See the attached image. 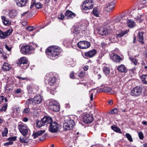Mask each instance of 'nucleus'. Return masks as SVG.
Wrapping results in <instances>:
<instances>
[{
	"mask_svg": "<svg viewBox=\"0 0 147 147\" xmlns=\"http://www.w3.org/2000/svg\"><path fill=\"white\" fill-rule=\"evenodd\" d=\"M67 63L68 65H70L71 66L73 67L76 65V62L74 61L72 59H70L69 61Z\"/></svg>",
	"mask_w": 147,
	"mask_h": 147,
	"instance_id": "c9c22d12",
	"label": "nucleus"
},
{
	"mask_svg": "<svg viewBox=\"0 0 147 147\" xmlns=\"http://www.w3.org/2000/svg\"><path fill=\"white\" fill-rule=\"evenodd\" d=\"M98 33L102 36L108 34L107 29L106 28H102L98 30Z\"/></svg>",
	"mask_w": 147,
	"mask_h": 147,
	"instance_id": "4be33fe9",
	"label": "nucleus"
},
{
	"mask_svg": "<svg viewBox=\"0 0 147 147\" xmlns=\"http://www.w3.org/2000/svg\"><path fill=\"white\" fill-rule=\"evenodd\" d=\"M27 88L28 93L36 92L35 89L33 88V86L29 84L28 85Z\"/></svg>",
	"mask_w": 147,
	"mask_h": 147,
	"instance_id": "cd10ccee",
	"label": "nucleus"
},
{
	"mask_svg": "<svg viewBox=\"0 0 147 147\" xmlns=\"http://www.w3.org/2000/svg\"><path fill=\"white\" fill-rule=\"evenodd\" d=\"M93 3L91 0H86L82 4L83 8L85 10L92 9Z\"/></svg>",
	"mask_w": 147,
	"mask_h": 147,
	"instance_id": "0eeeda50",
	"label": "nucleus"
},
{
	"mask_svg": "<svg viewBox=\"0 0 147 147\" xmlns=\"http://www.w3.org/2000/svg\"><path fill=\"white\" fill-rule=\"evenodd\" d=\"M18 12L16 10H12L9 13V16L11 18H14L17 15Z\"/></svg>",
	"mask_w": 147,
	"mask_h": 147,
	"instance_id": "412c9836",
	"label": "nucleus"
},
{
	"mask_svg": "<svg viewBox=\"0 0 147 147\" xmlns=\"http://www.w3.org/2000/svg\"><path fill=\"white\" fill-rule=\"evenodd\" d=\"M96 53V51L95 49H93V50H90L88 52L85 53L84 55L86 57L91 58L94 56Z\"/></svg>",
	"mask_w": 147,
	"mask_h": 147,
	"instance_id": "2eb2a0df",
	"label": "nucleus"
},
{
	"mask_svg": "<svg viewBox=\"0 0 147 147\" xmlns=\"http://www.w3.org/2000/svg\"><path fill=\"white\" fill-rule=\"evenodd\" d=\"M1 18L3 24L6 26H8L11 24V21L6 17L1 16Z\"/></svg>",
	"mask_w": 147,
	"mask_h": 147,
	"instance_id": "aec40b11",
	"label": "nucleus"
},
{
	"mask_svg": "<svg viewBox=\"0 0 147 147\" xmlns=\"http://www.w3.org/2000/svg\"><path fill=\"white\" fill-rule=\"evenodd\" d=\"M36 2L35 0H32L30 7V9H32L34 5L35 7L38 9H40L42 7V5L40 3L38 2L36 3Z\"/></svg>",
	"mask_w": 147,
	"mask_h": 147,
	"instance_id": "dca6fc26",
	"label": "nucleus"
},
{
	"mask_svg": "<svg viewBox=\"0 0 147 147\" xmlns=\"http://www.w3.org/2000/svg\"><path fill=\"white\" fill-rule=\"evenodd\" d=\"M140 78L144 84H147V74L143 75L140 77Z\"/></svg>",
	"mask_w": 147,
	"mask_h": 147,
	"instance_id": "473e14b6",
	"label": "nucleus"
},
{
	"mask_svg": "<svg viewBox=\"0 0 147 147\" xmlns=\"http://www.w3.org/2000/svg\"><path fill=\"white\" fill-rule=\"evenodd\" d=\"M80 31L78 28H75L74 29L73 31L74 33L75 34H78L80 33Z\"/></svg>",
	"mask_w": 147,
	"mask_h": 147,
	"instance_id": "de8ad7c7",
	"label": "nucleus"
},
{
	"mask_svg": "<svg viewBox=\"0 0 147 147\" xmlns=\"http://www.w3.org/2000/svg\"><path fill=\"white\" fill-rule=\"evenodd\" d=\"M49 107L51 110L54 111H58L60 110L59 104L56 100H51L50 101Z\"/></svg>",
	"mask_w": 147,
	"mask_h": 147,
	"instance_id": "20e7f679",
	"label": "nucleus"
},
{
	"mask_svg": "<svg viewBox=\"0 0 147 147\" xmlns=\"http://www.w3.org/2000/svg\"><path fill=\"white\" fill-rule=\"evenodd\" d=\"M115 4L113 2H111L109 3L105 7L106 10L108 12L111 11L113 9Z\"/></svg>",
	"mask_w": 147,
	"mask_h": 147,
	"instance_id": "6ab92c4d",
	"label": "nucleus"
},
{
	"mask_svg": "<svg viewBox=\"0 0 147 147\" xmlns=\"http://www.w3.org/2000/svg\"><path fill=\"white\" fill-rule=\"evenodd\" d=\"M28 120V119L27 117H24L23 118L22 121L25 122H27Z\"/></svg>",
	"mask_w": 147,
	"mask_h": 147,
	"instance_id": "338daca9",
	"label": "nucleus"
},
{
	"mask_svg": "<svg viewBox=\"0 0 147 147\" xmlns=\"http://www.w3.org/2000/svg\"><path fill=\"white\" fill-rule=\"evenodd\" d=\"M28 63L26 64H21L20 63H18V65L20 66V67L24 69H26L28 67V65L27 64Z\"/></svg>",
	"mask_w": 147,
	"mask_h": 147,
	"instance_id": "58836bf2",
	"label": "nucleus"
},
{
	"mask_svg": "<svg viewBox=\"0 0 147 147\" xmlns=\"http://www.w3.org/2000/svg\"><path fill=\"white\" fill-rule=\"evenodd\" d=\"M16 138H17L16 136L12 137H11L10 138H8V140H12V141H14L16 140Z\"/></svg>",
	"mask_w": 147,
	"mask_h": 147,
	"instance_id": "5fc2aeb1",
	"label": "nucleus"
},
{
	"mask_svg": "<svg viewBox=\"0 0 147 147\" xmlns=\"http://www.w3.org/2000/svg\"><path fill=\"white\" fill-rule=\"evenodd\" d=\"M33 47L30 45H23L21 48L20 51L24 55L30 54L33 49Z\"/></svg>",
	"mask_w": 147,
	"mask_h": 147,
	"instance_id": "39448f33",
	"label": "nucleus"
},
{
	"mask_svg": "<svg viewBox=\"0 0 147 147\" xmlns=\"http://www.w3.org/2000/svg\"><path fill=\"white\" fill-rule=\"evenodd\" d=\"M18 128L20 132L24 136H26L28 134L29 129L26 125H19L18 126Z\"/></svg>",
	"mask_w": 147,
	"mask_h": 147,
	"instance_id": "6e6552de",
	"label": "nucleus"
},
{
	"mask_svg": "<svg viewBox=\"0 0 147 147\" xmlns=\"http://www.w3.org/2000/svg\"><path fill=\"white\" fill-rule=\"evenodd\" d=\"M44 125H45L42 119L41 121H38L36 122V126L38 127H40Z\"/></svg>",
	"mask_w": 147,
	"mask_h": 147,
	"instance_id": "4c0bfd02",
	"label": "nucleus"
},
{
	"mask_svg": "<svg viewBox=\"0 0 147 147\" xmlns=\"http://www.w3.org/2000/svg\"><path fill=\"white\" fill-rule=\"evenodd\" d=\"M119 110L117 109H114L110 112L111 114H116L118 113Z\"/></svg>",
	"mask_w": 147,
	"mask_h": 147,
	"instance_id": "c03bdc74",
	"label": "nucleus"
},
{
	"mask_svg": "<svg viewBox=\"0 0 147 147\" xmlns=\"http://www.w3.org/2000/svg\"><path fill=\"white\" fill-rule=\"evenodd\" d=\"M75 125V123L72 119L67 120L65 121L63 123V127L65 130H70L72 129Z\"/></svg>",
	"mask_w": 147,
	"mask_h": 147,
	"instance_id": "7ed1b4c3",
	"label": "nucleus"
},
{
	"mask_svg": "<svg viewBox=\"0 0 147 147\" xmlns=\"http://www.w3.org/2000/svg\"><path fill=\"white\" fill-rule=\"evenodd\" d=\"M100 10L97 7H95L94 8L92 11V13L93 15L96 17H99V15L100 13Z\"/></svg>",
	"mask_w": 147,
	"mask_h": 147,
	"instance_id": "c85d7f7f",
	"label": "nucleus"
},
{
	"mask_svg": "<svg viewBox=\"0 0 147 147\" xmlns=\"http://www.w3.org/2000/svg\"><path fill=\"white\" fill-rule=\"evenodd\" d=\"M59 129V125L55 122L51 123L49 127V131L52 133L57 132Z\"/></svg>",
	"mask_w": 147,
	"mask_h": 147,
	"instance_id": "1a4fd4ad",
	"label": "nucleus"
},
{
	"mask_svg": "<svg viewBox=\"0 0 147 147\" xmlns=\"http://www.w3.org/2000/svg\"><path fill=\"white\" fill-rule=\"evenodd\" d=\"M142 88L140 86H137L130 91V94L132 96H138L140 95L142 91Z\"/></svg>",
	"mask_w": 147,
	"mask_h": 147,
	"instance_id": "423d86ee",
	"label": "nucleus"
},
{
	"mask_svg": "<svg viewBox=\"0 0 147 147\" xmlns=\"http://www.w3.org/2000/svg\"><path fill=\"white\" fill-rule=\"evenodd\" d=\"M136 26V24L134 21L129 19V28H132Z\"/></svg>",
	"mask_w": 147,
	"mask_h": 147,
	"instance_id": "ea45409f",
	"label": "nucleus"
},
{
	"mask_svg": "<svg viewBox=\"0 0 147 147\" xmlns=\"http://www.w3.org/2000/svg\"><path fill=\"white\" fill-rule=\"evenodd\" d=\"M27 0H17V5L19 6L22 7L26 3Z\"/></svg>",
	"mask_w": 147,
	"mask_h": 147,
	"instance_id": "393cba45",
	"label": "nucleus"
},
{
	"mask_svg": "<svg viewBox=\"0 0 147 147\" xmlns=\"http://www.w3.org/2000/svg\"><path fill=\"white\" fill-rule=\"evenodd\" d=\"M13 142L11 141H9L8 142L5 143L4 144V145L5 146H7L9 145H11L13 144Z\"/></svg>",
	"mask_w": 147,
	"mask_h": 147,
	"instance_id": "8fccbe9b",
	"label": "nucleus"
},
{
	"mask_svg": "<svg viewBox=\"0 0 147 147\" xmlns=\"http://www.w3.org/2000/svg\"><path fill=\"white\" fill-rule=\"evenodd\" d=\"M101 45L102 48H105L107 46V44L104 42H102Z\"/></svg>",
	"mask_w": 147,
	"mask_h": 147,
	"instance_id": "e2e57ef3",
	"label": "nucleus"
},
{
	"mask_svg": "<svg viewBox=\"0 0 147 147\" xmlns=\"http://www.w3.org/2000/svg\"><path fill=\"white\" fill-rule=\"evenodd\" d=\"M112 59L114 61L118 62L121 60L122 58L119 55L114 54L112 57Z\"/></svg>",
	"mask_w": 147,
	"mask_h": 147,
	"instance_id": "2f4dec72",
	"label": "nucleus"
},
{
	"mask_svg": "<svg viewBox=\"0 0 147 147\" xmlns=\"http://www.w3.org/2000/svg\"><path fill=\"white\" fill-rule=\"evenodd\" d=\"M102 92H108L111 90V88L108 87H105L101 89Z\"/></svg>",
	"mask_w": 147,
	"mask_h": 147,
	"instance_id": "79ce46f5",
	"label": "nucleus"
},
{
	"mask_svg": "<svg viewBox=\"0 0 147 147\" xmlns=\"http://www.w3.org/2000/svg\"><path fill=\"white\" fill-rule=\"evenodd\" d=\"M42 119L45 125L51 123L53 120L51 118L48 116H45Z\"/></svg>",
	"mask_w": 147,
	"mask_h": 147,
	"instance_id": "a211bd4d",
	"label": "nucleus"
},
{
	"mask_svg": "<svg viewBox=\"0 0 147 147\" xmlns=\"http://www.w3.org/2000/svg\"><path fill=\"white\" fill-rule=\"evenodd\" d=\"M88 68V65H85L83 67V69L85 71H87Z\"/></svg>",
	"mask_w": 147,
	"mask_h": 147,
	"instance_id": "69168bd1",
	"label": "nucleus"
},
{
	"mask_svg": "<svg viewBox=\"0 0 147 147\" xmlns=\"http://www.w3.org/2000/svg\"><path fill=\"white\" fill-rule=\"evenodd\" d=\"M8 134V130L7 128H5L3 131L2 132V136H6Z\"/></svg>",
	"mask_w": 147,
	"mask_h": 147,
	"instance_id": "a18cd8bd",
	"label": "nucleus"
},
{
	"mask_svg": "<svg viewBox=\"0 0 147 147\" xmlns=\"http://www.w3.org/2000/svg\"><path fill=\"white\" fill-rule=\"evenodd\" d=\"M74 73L73 72H71L70 74V77L71 78H74Z\"/></svg>",
	"mask_w": 147,
	"mask_h": 147,
	"instance_id": "774afa93",
	"label": "nucleus"
},
{
	"mask_svg": "<svg viewBox=\"0 0 147 147\" xmlns=\"http://www.w3.org/2000/svg\"><path fill=\"white\" fill-rule=\"evenodd\" d=\"M129 59L135 65H137V61L135 58L130 57L129 58Z\"/></svg>",
	"mask_w": 147,
	"mask_h": 147,
	"instance_id": "37998d69",
	"label": "nucleus"
},
{
	"mask_svg": "<svg viewBox=\"0 0 147 147\" xmlns=\"http://www.w3.org/2000/svg\"><path fill=\"white\" fill-rule=\"evenodd\" d=\"M17 63L18 64V63H20L21 64L28 63V61L25 57H22L16 61Z\"/></svg>",
	"mask_w": 147,
	"mask_h": 147,
	"instance_id": "5701e85b",
	"label": "nucleus"
},
{
	"mask_svg": "<svg viewBox=\"0 0 147 147\" xmlns=\"http://www.w3.org/2000/svg\"><path fill=\"white\" fill-rule=\"evenodd\" d=\"M130 15L135 19H137L139 23L142 22L144 20V16H143L138 15V13L136 11H131L130 12Z\"/></svg>",
	"mask_w": 147,
	"mask_h": 147,
	"instance_id": "9d476101",
	"label": "nucleus"
},
{
	"mask_svg": "<svg viewBox=\"0 0 147 147\" xmlns=\"http://www.w3.org/2000/svg\"><path fill=\"white\" fill-rule=\"evenodd\" d=\"M7 104H5V105L0 109V111H5L7 108Z\"/></svg>",
	"mask_w": 147,
	"mask_h": 147,
	"instance_id": "09e8293b",
	"label": "nucleus"
},
{
	"mask_svg": "<svg viewBox=\"0 0 147 147\" xmlns=\"http://www.w3.org/2000/svg\"><path fill=\"white\" fill-rule=\"evenodd\" d=\"M143 34L144 32L142 31L139 32L138 33V41L142 44L144 43V42L143 41L144 39Z\"/></svg>",
	"mask_w": 147,
	"mask_h": 147,
	"instance_id": "bb28decb",
	"label": "nucleus"
},
{
	"mask_svg": "<svg viewBox=\"0 0 147 147\" xmlns=\"http://www.w3.org/2000/svg\"><path fill=\"white\" fill-rule=\"evenodd\" d=\"M111 129L114 131L119 133H121V130L120 129L115 126H111Z\"/></svg>",
	"mask_w": 147,
	"mask_h": 147,
	"instance_id": "a19ab883",
	"label": "nucleus"
},
{
	"mask_svg": "<svg viewBox=\"0 0 147 147\" xmlns=\"http://www.w3.org/2000/svg\"><path fill=\"white\" fill-rule=\"evenodd\" d=\"M20 141L22 143H27L29 142L27 139L23 137H20Z\"/></svg>",
	"mask_w": 147,
	"mask_h": 147,
	"instance_id": "e433bc0d",
	"label": "nucleus"
},
{
	"mask_svg": "<svg viewBox=\"0 0 147 147\" xmlns=\"http://www.w3.org/2000/svg\"><path fill=\"white\" fill-rule=\"evenodd\" d=\"M34 102L35 104H39L41 102L42 100V96L39 95H36L33 98Z\"/></svg>",
	"mask_w": 147,
	"mask_h": 147,
	"instance_id": "f3484780",
	"label": "nucleus"
},
{
	"mask_svg": "<svg viewBox=\"0 0 147 147\" xmlns=\"http://www.w3.org/2000/svg\"><path fill=\"white\" fill-rule=\"evenodd\" d=\"M125 16H124V17H123L122 18H121V16H119L117 18H116L115 19V22H118L121 23L123 22L121 21V19L122 20H123V19L125 20ZM126 19L127 20V21L125 22H124V23L126 24H127V27H129V22L128 20H127V19L128 18V17H126Z\"/></svg>",
	"mask_w": 147,
	"mask_h": 147,
	"instance_id": "4468645a",
	"label": "nucleus"
},
{
	"mask_svg": "<svg viewBox=\"0 0 147 147\" xmlns=\"http://www.w3.org/2000/svg\"><path fill=\"white\" fill-rule=\"evenodd\" d=\"M5 48L9 51H10L11 50V47H9L7 45H5Z\"/></svg>",
	"mask_w": 147,
	"mask_h": 147,
	"instance_id": "13d9d810",
	"label": "nucleus"
},
{
	"mask_svg": "<svg viewBox=\"0 0 147 147\" xmlns=\"http://www.w3.org/2000/svg\"><path fill=\"white\" fill-rule=\"evenodd\" d=\"M45 131L44 130L38 131L37 132L34 133L32 136H33L34 139H35L38 136H40L44 134Z\"/></svg>",
	"mask_w": 147,
	"mask_h": 147,
	"instance_id": "a878e982",
	"label": "nucleus"
},
{
	"mask_svg": "<svg viewBox=\"0 0 147 147\" xmlns=\"http://www.w3.org/2000/svg\"><path fill=\"white\" fill-rule=\"evenodd\" d=\"M65 16L67 19H72L76 16V14L71 11L67 10L65 14Z\"/></svg>",
	"mask_w": 147,
	"mask_h": 147,
	"instance_id": "ddd939ff",
	"label": "nucleus"
},
{
	"mask_svg": "<svg viewBox=\"0 0 147 147\" xmlns=\"http://www.w3.org/2000/svg\"><path fill=\"white\" fill-rule=\"evenodd\" d=\"M78 47L81 49H87L90 46V42L86 41H80L77 44Z\"/></svg>",
	"mask_w": 147,
	"mask_h": 147,
	"instance_id": "9b49d317",
	"label": "nucleus"
},
{
	"mask_svg": "<svg viewBox=\"0 0 147 147\" xmlns=\"http://www.w3.org/2000/svg\"><path fill=\"white\" fill-rule=\"evenodd\" d=\"M34 29V27L32 26H30L27 28V29L29 31H32Z\"/></svg>",
	"mask_w": 147,
	"mask_h": 147,
	"instance_id": "864d4df0",
	"label": "nucleus"
},
{
	"mask_svg": "<svg viewBox=\"0 0 147 147\" xmlns=\"http://www.w3.org/2000/svg\"><path fill=\"white\" fill-rule=\"evenodd\" d=\"M93 118L94 117L92 115L87 114L83 116V121L85 123H89L92 121Z\"/></svg>",
	"mask_w": 147,
	"mask_h": 147,
	"instance_id": "f8f14e48",
	"label": "nucleus"
},
{
	"mask_svg": "<svg viewBox=\"0 0 147 147\" xmlns=\"http://www.w3.org/2000/svg\"><path fill=\"white\" fill-rule=\"evenodd\" d=\"M17 78H19V79L22 80H26L27 79L26 78H22L20 76L17 77Z\"/></svg>",
	"mask_w": 147,
	"mask_h": 147,
	"instance_id": "0e129e2a",
	"label": "nucleus"
},
{
	"mask_svg": "<svg viewBox=\"0 0 147 147\" xmlns=\"http://www.w3.org/2000/svg\"><path fill=\"white\" fill-rule=\"evenodd\" d=\"M117 69L119 71L121 72H125L127 71V70L126 67H125L124 65H121L118 66Z\"/></svg>",
	"mask_w": 147,
	"mask_h": 147,
	"instance_id": "7c9ffc66",
	"label": "nucleus"
},
{
	"mask_svg": "<svg viewBox=\"0 0 147 147\" xmlns=\"http://www.w3.org/2000/svg\"><path fill=\"white\" fill-rule=\"evenodd\" d=\"M4 98L3 96H0V104H1L2 102H3L4 100Z\"/></svg>",
	"mask_w": 147,
	"mask_h": 147,
	"instance_id": "bf43d9fd",
	"label": "nucleus"
},
{
	"mask_svg": "<svg viewBox=\"0 0 147 147\" xmlns=\"http://www.w3.org/2000/svg\"><path fill=\"white\" fill-rule=\"evenodd\" d=\"M64 18V16L62 13H61L58 17V18L61 20H63Z\"/></svg>",
	"mask_w": 147,
	"mask_h": 147,
	"instance_id": "6e6d98bb",
	"label": "nucleus"
},
{
	"mask_svg": "<svg viewBox=\"0 0 147 147\" xmlns=\"http://www.w3.org/2000/svg\"><path fill=\"white\" fill-rule=\"evenodd\" d=\"M4 55V53L2 49L0 48V58L1 57Z\"/></svg>",
	"mask_w": 147,
	"mask_h": 147,
	"instance_id": "052dcab7",
	"label": "nucleus"
},
{
	"mask_svg": "<svg viewBox=\"0 0 147 147\" xmlns=\"http://www.w3.org/2000/svg\"><path fill=\"white\" fill-rule=\"evenodd\" d=\"M22 90L21 88H18L17 89L15 92V94H18L21 92Z\"/></svg>",
	"mask_w": 147,
	"mask_h": 147,
	"instance_id": "3c124183",
	"label": "nucleus"
},
{
	"mask_svg": "<svg viewBox=\"0 0 147 147\" xmlns=\"http://www.w3.org/2000/svg\"><path fill=\"white\" fill-rule=\"evenodd\" d=\"M128 31L129 29H126L125 31H121L120 33L116 34V37L117 38H121L124 35L127 34Z\"/></svg>",
	"mask_w": 147,
	"mask_h": 147,
	"instance_id": "c756f323",
	"label": "nucleus"
},
{
	"mask_svg": "<svg viewBox=\"0 0 147 147\" xmlns=\"http://www.w3.org/2000/svg\"><path fill=\"white\" fill-rule=\"evenodd\" d=\"M92 90H91L89 92L90 94V100L91 101H92L93 100V93L91 92V91Z\"/></svg>",
	"mask_w": 147,
	"mask_h": 147,
	"instance_id": "603ef678",
	"label": "nucleus"
},
{
	"mask_svg": "<svg viewBox=\"0 0 147 147\" xmlns=\"http://www.w3.org/2000/svg\"><path fill=\"white\" fill-rule=\"evenodd\" d=\"M58 48L56 46H52L48 47L46 51L47 57L53 60L57 59L60 53Z\"/></svg>",
	"mask_w": 147,
	"mask_h": 147,
	"instance_id": "f257e3e1",
	"label": "nucleus"
},
{
	"mask_svg": "<svg viewBox=\"0 0 147 147\" xmlns=\"http://www.w3.org/2000/svg\"><path fill=\"white\" fill-rule=\"evenodd\" d=\"M34 100L33 98H31L30 99H28L26 102V104L29 106L30 105L32 104L33 105H35L34 103Z\"/></svg>",
	"mask_w": 147,
	"mask_h": 147,
	"instance_id": "f704fd0d",
	"label": "nucleus"
},
{
	"mask_svg": "<svg viewBox=\"0 0 147 147\" xmlns=\"http://www.w3.org/2000/svg\"><path fill=\"white\" fill-rule=\"evenodd\" d=\"M85 75V74L82 72H80L78 75L79 77L82 78Z\"/></svg>",
	"mask_w": 147,
	"mask_h": 147,
	"instance_id": "680f3d73",
	"label": "nucleus"
},
{
	"mask_svg": "<svg viewBox=\"0 0 147 147\" xmlns=\"http://www.w3.org/2000/svg\"><path fill=\"white\" fill-rule=\"evenodd\" d=\"M29 111V109L28 108H26L24 109L23 111L24 113H28Z\"/></svg>",
	"mask_w": 147,
	"mask_h": 147,
	"instance_id": "4d7b16f0",
	"label": "nucleus"
},
{
	"mask_svg": "<svg viewBox=\"0 0 147 147\" xmlns=\"http://www.w3.org/2000/svg\"><path fill=\"white\" fill-rule=\"evenodd\" d=\"M103 71V73L106 75H107L109 74L110 72V69L109 67L106 66L104 67Z\"/></svg>",
	"mask_w": 147,
	"mask_h": 147,
	"instance_id": "72a5a7b5",
	"label": "nucleus"
},
{
	"mask_svg": "<svg viewBox=\"0 0 147 147\" xmlns=\"http://www.w3.org/2000/svg\"><path fill=\"white\" fill-rule=\"evenodd\" d=\"M138 136L140 139L141 140H143L144 138V135L143 133L141 131L138 132Z\"/></svg>",
	"mask_w": 147,
	"mask_h": 147,
	"instance_id": "49530a36",
	"label": "nucleus"
},
{
	"mask_svg": "<svg viewBox=\"0 0 147 147\" xmlns=\"http://www.w3.org/2000/svg\"><path fill=\"white\" fill-rule=\"evenodd\" d=\"M10 65L8 63H5L3 64L2 69L4 71H8L11 69Z\"/></svg>",
	"mask_w": 147,
	"mask_h": 147,
	"instance_id": "b1692460",
	"label": "nucleus"
},
{
	"mask_svg": "<svg viewBox=\"0 0 147 147\" xmlns=\"http://www.w3.org/2000/svg\"><path fill=\"white\" fill-rule=\"evenodd\" d=\"M45 79H47L49 85L52 86L51 87L53 90L55 89L57 87L56 85V78L55 77L52 76V74H47L45 77Z\"/></svg>",
	"mask_w": 147,
	"mask_h": 147,
	"instance_id": "f03ea898",
	"label": "nucleus"
}]
</instances>
